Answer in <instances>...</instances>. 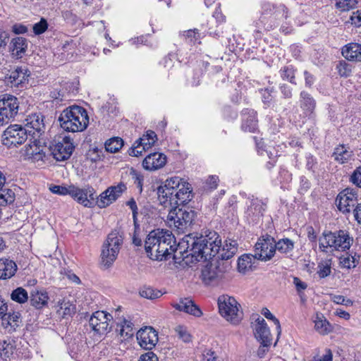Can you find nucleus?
I'll return each mask as SVG.
<instances>
[{
    "mask_svg": "<svg viewBox=\"0 0 361 361\" xmlns=\"http://www.w3.org/2000/svg\"><path fill=\"white\" fill-rule=\"evenodd\" d=\"M1 345V355L4 359H8L9 361L18 360L20 356L21 352L17 348V341L13 339H8L4 341L2 343L0 342Z\"/></svg>",
    "mask_w": 361,
    "mask_h": 361,
    "instance_id": "6ab92c4d",
    "label": "nucleus"
},
{
    "mask_svg": "<svg viewBox=\"0 0 361 361\" xmlns=\"http://www.w3.org/2000/svg\"><path fill=\"white\" fill-rule=\"evenodd\" d=\"M350 21L353 25H355L357 27L361 26V11L357 10L355 12L353 13V15L350 16Z\"/></svg>",
    "mask_w": 361,
    "mask_h": 361,
    "instance_id": "680f3d73",
    "label": "nucleus"
},
{
    "mask_svg": "<svg viewBox=\"0 0 361 361\" xmlns=\"http://www.w3.org/2000/svg\"><path fill=\"white\" fill-rule=\"evenodd\" d=\"M9 320H10V329L11 331H15L17 327L19 326L20 320V314L19 312H13L10 313Z\"/></svg>",
    "mask_w": 361,
    "mask_h": 361,
    "instance_id": "3c124183",
    "label": "nucleus"
},
{
    "mask_svg": "<svg viewBox=\"0 0 361 361\" xmlns=\"http://www.w3.org/2000/svg\"><path fill=\"white\" fill-rule=\"evenodd\" d=\"M316 106V102L314 98L307 92H300V107L306 114L313 112Z\"/></svg>",
    "mask_w": 361,
    "mask_h": 361,
    "instance_id": "c85d7f7f",
    "label": "nucleus"
},
{
    "mask_svg": "<svg viewBox=\"0 0 361 361\" xmlns=\"http://www.w3.org/2000/svg\"><path fill=\"white\" fill-rule=\"evenodd\" d=\"M218 305L220 314L226 320L233 324H237L241 321L243 312L239 310L240 305L233 297L220 296L218 298Z\"/></svg>",
    "mask_w": 361,
    "mask_h": 361,
    "instance_id": "423d86ee",
    "label": "nucleus"
},
{
    "mask_svg": "<svg viewBox=\"0 0 361 361\" xmlns=\"http://www.w3.org/2000/svg\"><path fill=\"white\" fill-rule=\"evenodd\" d=\"M262 314L267 319L272 320L276 325V330L278 331V336L281 334V329L279 320L267 309L264 308L262 310Z\"/></svg>",
    "mask_w": 361,
    "mask_h": 361,
    "instance_id": "8fccbe9b",
    "label": "nucleus"
},
{
    "mask_svg": "<svg viewBox=\"0 0 361 361\" xmlns=\"http://www.w3.org/2000/svg\"><path fill=\"white\" fill-rule=\"evenodd\" d=\"M242 115V129L244 131H248L250 133L255 132L258 127L257 112L253 109H245L243 111Z\"/></svg>",
    "mask_w": 361,
    "mask_h": 361,
    "instance_id": "5701e85b",
    "label": "nucleus"
},
{
    "mask_svg": "<svg viewBox=\"0 0 361 361\" xmlns=\"http://www.w3.org/2000/svg\"><path fill=\"white\" fill-rule=\"evenodd\" d=\"M137 340L141 348L150 350L158 342V333L152 326H145L137 332Z\"/></svg>",
    "mask_w": 361,
    "mask_h": 361,
    "instance_id": "2eb2a0df",
    "label": "nucleus"
},
{
    "mask_svg": "<svg viewBox=\"0 0 361 361\" xmlns=\"http://www.w3.org/2000/svg\"><path fill=\"white\" fill-rule=\"evenodd\" d=\"M342 55L350 61H361V44L349 43L342 49Z\"/></svg>",
    "mask_w": 361,
    "mask_h": 361,
    "instance_id": "393cba45",
    "label": "nucleus"
},
{
    "mask_svg": "<svg viewBox=\"0 0 361 361\" xmlns=\"http://www.w3.org/2000/svg\"><path fill=\"white\" fill-rule=\"evenodd\" d=\"M274 245L275 252L278 250L281 254L287 255L293 250L295 243L292 240L286 238L280 239L277 242L275 240Z\"/></svg>",
    "mask_w": 361,
    "mask_h": 361,
    "instance_id": "2f4dec72",
    "label": "nucleus"
},
{
    "mask_svg": "<svg viewBox=\"0 0 361 361\" xmlns=\"http://www.w3.org/2000/svg\"><path fill=\"white\" fill-rule=\"evenodd\" d=\"M315 329L321 334H327L331 331V326L322 314L317 313L314 319Z\"/></svg>",
    "mask_w": 361,
    "mask_h": 361,
    "instance_id": "7c9ffc66",
    "label": "nucleus"
},
{
    "mask_svg": "<svg viewBox=\"0 0 361 361\" xmlns=\"http://www.w3.org/2000/svg\"><path fill=\"white\" fill-rule=\"evenodd\" d=\"M319 270L317 271V274L321 279H324L331 274V266L330 264H319L318 265Z\"/></svg>",
    "mask_w": 361,
    "mask_h": 361,
    "instance_id": "6e6d98bb",
    "label": "nucleus"
},
{
    "mask_svg": "<svg viewBox=\"0 0 361 361\" xmlns=\"http://www.w3.org/2000/svg\"><path fill=\"white\" fill-rule=\"evenodd\" d=\"M333 301L336 304L343 305L345 306H351L353 304V300L341 295H334L333 297Z\"/></svg>",
    "mask_w": 361,
    "mask_h": 361,
    "instance_id": "13d9d810",
    "label": "nucleus"
},
{
    "mask_svg": "<svg viewBox=\"0 0 361 361\" xmlns=\"http://www.w3.org/2000/svg\"><path fill=\"white\" fill-rule=\"evenodd\" d=\"M27 121V126H30L34 131L32 132L33 135L37 133L41 135L44 133L45 129V125L44 123V116L41 114H32L30 115Z\"/></svg>",
    "mask_w": 361,
    "mask_h": 361,
    "instance_id": "bb28decb",
    "label": "nucleus"
},
{
    "mask_svg": "<svg viewBox=\"0 0 361 361\" xmlns=\"http://www.w3.org/2000/svg\"><path fill=\"white\" fill-rule=\"evenodd\" d=\"M141 140H137L133 145L129 149L128 154L133 157H139L142 154L143 151H147L145 149V147L140 146Z\"/></svg>",
    "mask_w": 361,
    "mask_h": 361,
    "instance_id": "09e8293b",
    "label": "nucleus"
},
{
    "mask_svg": "<svg viewBox=\"0 0 361 361\" xmlns=\"http://www.w3.org/2000/svg\"><path fill=\"white\" fill-rule=\"evenodd\" d=\"M23 155L25 159L35 162L42 160L45 153L43 152L42 147L37 143V140H35L32 144H29L25 147Z\"/></svg>",
    "mask_w": 361,
    "mask_h": 361,
    "instance_id": "b1692460",
    "label": "nucleus"
},
{
    "mask_svg": "<svg viewBox=\"0 0 361 361\" xmlns=\"http://www.w3.org/2000/svg\"><path fill=\"white\" fill-rule=\"evenodd\" d=\"M219 182V177L215 175H212L208 177L205 181V187L209 190H214L217 188Z\"/></svg>",
    "mask_w": 361,
    "mask_h": 361,
    "instance_id": "5fc2aeb1",
    "label": "nucleus"
},
{
    "mask_svg": "<svg viewBox=\"0 0 361 361\" xmlns=\"http://www.w3.org/2000/svg\"><path fill=\"white\" fill-rule=\"evenodd\" d=\"M236 245L237 243H233L232 247L225 248V247H224L221 252L219 250L217 253V255H219L218 258L222 260H227L233 257L237 251Z\"/></svg>",
    "mask_w": 361,
    "mask_h": 361,
    "instance_id": "ea45409f",
    "label": "nucleus"
},
{
    "mask_svg": "<svg viewBox=\"0 0 361 361\" xmlns=\"http://www.w3.org/2000/svg\"><path fill=\"white\" fill-rule=\"evenodd\" d=\"M12 30L17 35L24 34L27 32V27L24 25L17 23L13 25Z\"/></svg>",
    "mask_w": 361,
    "mask_h": 361,
    "instance_id": "338daca9",
    "label": "nucleus"
},
{
    "mask_svg": "<svg viewBox=\"0 0 361 361\" xmlns=\"http://www.w3.org/2000/svg\"><path fill=\"white\" fill-rule=\"evenodd\" d=\"M353 215L357 222L361 224V203L357 204L353 209Z\"/></svg>",
    "mask_w": 361,
    "mask_h": 361,
    "instance_id": "774afa93",
    "label": "nucleus"
},
{
    "mask_svg": "<svg viewBox=\"0 0 361 361\" xmlns=\"http://www.w3.org/2000/svg\"><path fill=\"white\" fill-rule=\"evenodd\" d=\"M130 175L133 180L134 184L136 185L137 188L139 189V192L141 193L142 192L143 187V176L133 168L130 169Z\"/></svg>",
    "mask_w": 361,
    "mask_h": 361,
    "instance_id": "c03bdc74",
    "label": "nucleus"
},
{
    "mask_svg": "<svg viewBox=\"0 0 361 361\" xmlns=\"http://www.w3.org/2000/svg\"><path fill=\"white\" fill-rule=\"evenodd\" d=\"M16 262L7 258L0 259V279H8L13 276L17 271Z\"/></svg>",
    "mask_w": 361,
    "mask_h": 361,
    "instance_id": "a878e982",
    "label": "nucleus"
},
{
    "mask_svg": "<svg viewBox=\"0 0 361 361\" xmlns=\"http://www.w3.org/2000/svg\"><path fill=\"white\" fill-rule=\"evenodd\" d=\"M281 92L285 99H290L292 97V89L286 84H283L280 86Z\"/></svg>",
    "mask_w": 361,
    "mask_h": 361,
    "instance_id": "0e129e2a",
    "label": "nucleus"
},
{
    "mask_svg": "<svg viewBox=\"0 0 361 361\" xmlns=\"http://www.w3.org/2000/svg\"><path fill=\"white\" fill-rule=\"evenodd\" d=\"M333 156L336 160L341 163H345L349 159L350 152L346 150L343 146H340L335 149Z\"/></svg>",
    "mask_w": 361,
    "mask_h": 361,
    "instance_id": "4c0bfd02",
    "label": "nucleus"
},
{
    "mask_svg": "<svg viewBox=\"0 0 361 361\" xmlns=\"http://www.w3.org/2000/svg\"><path fill=\"white\" fill-rule=\"evenodd\" d=\"M123 243V238L116 231L110 233L102 245L101 252V265L108 269L112 266L117 258L121 246Z\"/></svg>",
    "mask_w": 361,
    "mask_h": 361,
    "instance_id": "39448f33",
    "label": "nucleus"
},
{
    "mask_svg": "<svg viewBox=\"0 0 361 361\" xmlns=\"http://www.w3.org/2000/svg\"><path fill=\"white\" fill-rule=\"evenodd\" d=\"M352 242L353 238L345 231L324 232L322 236L319 238V247L323 252H327L328 248H331V251H344L350 248Z\"/></svg>",
    "mask_w": 361,
    "mask_h": 361,
    "instance_id": "20e7f679",
    "label": "nucleus"
},
{
    "mask_svg": "<svg viewBox=\"0 0 361 361\" xmlns=\"http://www.w3.org/2000/svg\"><path fill=\"white\" fill-rule=\"evenodd\" d=\"M138 140H141V142L149 140V142H151V145H154L157 140V134L153 130H147L146 134Z\"/></svg>",
    "mask_w": 361,
    "mask_h": 361,
    "instance_id": "bf43d9fd",
    "label": "nucleus"
},
{
    "mask_svg": "<svg viewBox=\"0 0 361 361\" xmlns=\"http://www.w3.org/2000/svg\"><path fill=\"white\" fill-rule=\"evenodd\" d=\"M268 10H269L270 13L273 15L276 19L281 20L286 19L288 18V9L283 4H280L277 6L264 4V12L268 13Z\"/></svg>",
    "mask_w": 361,
    "mask_h": 361,
    "instance_id": "c756f323",
    "label": "nucleus"
},
{
    "mask_svg": "<svg viewBox=\"0 0 361 361\" xmlns=\"http://www.w3.org/2000/svg\"><path fill=\"white\" fill-rule=\"evenodd\" d=\"M348 190H343L338 193L336 198V204L338 209L344 214H348L351 212V207H353L357 203L354 199L348 196Z\"/></svg>",
    "mask_w": 361,
    "mask_h": 361,
    "instance_id": "412c9836",
    "label": "nucleus"
},
{
    "mask_svg": "<svg viewBox=\"0 0 361 361\" xmlns=\"http://www.w3.org/2000/svg\"><path fill=\"white\" fill-rule=\"evenodd\" d=\"M49 190L51 192L60 195H69L70 192V185L68 187L62 186V185H51L49 187Z\"/></svg>",
    "mask_w": 361,
    "mask_h": 361,
    "instance_id": "603ef678",
    "label": "nucleus"
},
{
    "mask_svg": "<svg viewBox=\"0 0 361 361\" xmlns=\"http://www.w3.org/2000/svg\"><path fill=\"white\" fill-rule=\"evenodd\" d=\"M56 308L57 314L63 318L71 316L75 312V306L71 304L69 301H59Z\"/></svg>",
    "mask_w": 361,
    "mask_h": 361,
    "instance_id": "473e14b6",
    "label": "nucleus"
},
{
    "mask_svg": "<svg viewBox=\"0 0 361 361\" xmlns=\"http://www.w3.org/2000/svg\"><path fill=\"white\" fill-rule=\"evenodd\" d=\"M340 265L343 268H354L355 264V258L350 255H342L339 258Z\"/></svg>",
    "mask_w": 361,
    "mask_h": 361,
    "instance_id": "37998d69",
    "label": "nucleus"
},
{
    "mask_svg": "<svg viewBox=\"0 0 361 361\" xmlns=\"http://www.w3.org/2000/svg\"><path fill=\"white\" fill-rule=\"evenodd\" d=\"M15 192L8 188L0 189V205L6 206V204H12L15 201Z\"/></svg>",
    "mask_w": 361,
    "mask_h": 361,
    "instance_id": "72a5a7b5",
    "label": "nucleus"
},
{
    "mask_svg": "<svg viewBox=\"0 0 361 361\" xmlns=\"http://www.w3.org/2000/svg\"><path fill=\"white\" fill-rule=\"evenodd\" d=\"M19 103L18 99L11 94H3L0 97V125L7 123L18 114Z\"/></svg>",
    "mask_w": 361,
    "mask_h": 361,
    "instance_id": "1a4fd4ad",
    "label": "nucleus"
},
{
    "mask_svg": "<svg viewBox=\"0 0 361 361\" xmlns=\"http://www.w3.org/2000/svg\"><path fill=\"white\" fill-rule=\"evenodd\" d=\"M48 293L45 290L32 291L30 294V304L37 309H42L47 305Z\"/></svg>",
    "mask_w": 361,
    "mask_h": 361,
    "instance_id": "cd10ccee",
    "label": "nucleus"
},
{
    "mask_svg": "<svg viewBox=\"0 0 361 361\" xmlns=\"http://www.w3.org/2000/svg\"><path fill=\"white\" fill-rule=\"evenodd\" d=\"M48 28V23L45 18H42L39 22L34 24L32 29L36 35L44 33Z\"/></svg>",
    "mask_w": 361,
    "mask_h": 361,
    "instance_id": "de8ad7c7",
    "label": "nucleus"
},
{
    "mask_svg": "<svg viewBox=\"0 0 361 361\" xmlns=\"http://www.w3.org/2000/svg\"><path fill=\"white\" fill-rule=\"evenodd\" d=\"M274 243L275 239L270 235L260 237L255 245L254 257L264 262L270 260L275 255Z\"/></svg>",
    "mask_w": 361,
    "mask_h": 361,
    "instance_id": "9d476101",
    "label": "nucleus"
},
{
    "mask_svg": "<svg viewBox=\"0 0 361 361\" xmlns=\"http://www.w3.org/2000/svg\"><path fill=\"white\" fill-rule=\"evenodd\" d=\"M30 71L27 66L11 67L4 77L5 84L11 88H23L28 83Z\"/></svg>",
    "mask_w": 361,
    "mask_h": 361,
    "instance_id": "6e6552de",
    "label": "nucleus"
},
{
    "mask_svg": "<svg viewBox=\"0 0 361 361\" xmlns=\"http://www.w3.org/2000/svg\"><path fill=\"white\" fill-rule=\"evenodd\" d=\"M252 266L251 257L249 255H242L238 261V267L240 271H245Z\"/></svg>",
    "mask_w": 361,
    "mask_h": 361,
    "instance_id": "49530a36",
    "label": "nucleus"
},
{
    "mask_svg": "<svg viewBox=\"0 0 361 361\" xmlns=\"http://www.w3.org/2000/svg\"><path fill=\"white\" fill-rule=\"evenodd\" d=\"M28 46V40L23 37H16L11 39L9 50L11 55L20 59L25 54Z\"/></svg>",
    "mask_w": 361,
    "mask_h": 361,
    "instance_id": "aec40b11",
    "label": "nucleus"
},
{
    "mask_svg": "<svg viewBox=\"0 0 361 361\" xmlns=\"http://www.w3.org/2000/svg\"><path fill=\"white\" fill-rule=\"evenodd\" d=\"M166 163V156L163 153L154 152L148 154L142 161V166L147 171H155L162 168Z\"/></svg>",
    "mask_w": 361,
    "mask_h": 361,
    "instance_id": "a211bd4d",
    "label": "nucleus"
},
{
    "mask_svg": "<svg viewBox=\"0 0 361 361\" xmlns=\"http://www.w3.org/2000/svg\"><path fill=\"white\" fill-rule=\"evenodd\" d=\"M140 295L142 298L153 300L159 298L161 295V293L159 290H154L151 287H147L142 288L140 291Z\"/></svg>",
    "mask_w": 361,
    "mask_h": 361,
    "instance_id": "79ce46f5",
    "label": "nucleus"
},
{
    "mask_svg": "<svg viewBox=\"0 0 361 361\" xmlns=\"http://www.w3.org/2000/svg\"><path fill=\"white\" fill-rule=\"evenodd\" d=\"M183 36L186 40H188L190 42H195L200 37V35L197 29L186 30L184 32Z\"/></svg>",
    "mask_w": 361,
    "mask_h": 361,
    "instance_id": "864d4df0",
    "label": "nucleus"
},
{
    "mask_svg": "<svg viewBox=\"0 0 361 361\" xmlns=\"http://www.w3.org/2000/svg\"><path fill=\"white\" fill-rule=\"evenodd\" d=\"M176 332L178 334V337L184 342L188 343L190 341V335L184 327L178 326L176 329Z\"/></svg>",
    "mask_w": 361,
    "mask_h": 361,
    "instance_id": "052dcab7",
    "label": "nucleus"
},
{
    "mask_svg": "<svg viewBox=\"0 0 361 361\" xmlns=\"http://www.w3.org/2000/svg\"><path fill=\"white\" fill-rule=\"evenodd\" d=\"M191 185L182 178L174 176L167 178L157 188L158 200L161 204L171 207L167 216V223L178 233H184L193 224L197 213L186 207L192 198Z\"/></svg>",
    "mask_w": 361,
    "mask_h": 361,
    "instance_id": "f03ea898",
    "label": "nucleus"
},
{
    "mask_svg": "<svg viewBox=\"0 0 361 361\" xmlns=\"http://www.w3.org/2000/svg\"><path fill=\"white\" fill-rule=\"evenodd\" d=\"M254 334L258 341L264 346H269L272 338L267 324L262 317H258L254 328Z\"/></svg>",
    "mask_w": 361,
    "mask_h": 361,
    "instance_id": "dca6fc26",
    "label": "nucleus"
},
{
    "mask_svg": "<svg viewBox=\"0 0 361 361\" xmlns=\"http://www.w3.org/2000/svg\"><path fill=\"white\" fill-rule=\"evenodd\" d=\"M30 133L31 131H28L21 125H10L2 135L3 145L8 147L20 145L27 140L28 134Z\"/></svg>",
    "mask_w": 361,
    "mask_h": 361,
    "instance_id": "0eeeda50",
    "label": "nucleus"
},
{
    "mask_svg": "<svg viewBox=\"0 0 361 361\" xmlns=\"http://www.w3.org/2000/svg\"><path fill=\"white\" fill-rule=\"evenodd\" d=\"M293 283L295 286L298 292L305 290L307 286L305 282L302 281L298 277L296 276L293 277Z\"/></svg>",
    "mask_w": 361,
    "mask_h": 361,
    "instance_id": "69168bd1",
    "label": "nucleus"
},
{
    "mask_svg": "<svg viewBox=\"0 0 361 361\" xmlns=\"http://www.w3.org/2000/svg\"><path fill=\"white\" fill-rule=\"evenodd\" d=\"M173 307L178 311H183L197 317L202 315L200 308L189 298L180 299L178 302L173 304Z\"/></svg>",
    "mask_w": 361,
    "mask_h": 361,
    "instance_id": "4be33fe9",
    "label": "nucleus"
},
{
    "mask_svg": "<svg viewBox=\"0 0 361 361\" xmlns=\"http://www.w3.org/2000/svg\"><path fill=\"white\" fill-rule=\"evenodd\" d=\"M281 77L283 80H287L290 83L295 85V70L291 66H284L280 70Z\"/></svg>",
    "mask_w": 361,
    "mask_h": 361,
    "instance_id": "58836bf2",
    "label": "nucleus"
},
{
    "mask_svg": "<svg viewBox=\"0 0 361 361\" xmlns=\"http://www.w3.org/2000/svg\"><path fill=\"white\" fill-rule=\"evenodd\" d=\"M95 190L90 186L87 185L83 188H80L74 185H70L69 195L78 203L85 207H93L97 204V197H95Z\"/></svg>",
    "mask_w": 361,
    "mask_h": 361,
    "instance_id": "9b49d317",
    "label": "nucleus"
},
{
    "mask_svg": "<svg viewBox=\"0 0 361 361\" xmlns=\"http://www.w3.org/2000/svg\"><path fill=\"white\" fill-rule=\"evenodd\" d=\"M219 238L216 232L210 233L207 236L189 234L176 245L171 233L157 229L147 235L145 250L147 256L153 260L167 259L173 255L174 259H184L191 256L197 262H206L219 252L221 246V240Z\"/></svg>",
    "mask_w": 361,
    "mask_h": 361,
    "instance_id": "f257e3e1",
    "label": "nucleus"
},
{
    "mask_svg": "<svg viewBox=\"0 0 361 361\" xmlns=\"http://www.w3.org/2000/svg\"><path fill=\"white\" fill-rule=\"evenodd\" d=\"M113 317L104 311H97L94 312L89 319V324L94 333L104 335L111 329V324H109Z\"/></svg>",
    "mask_w": 361,
    "mask_h": 361,
    "instance_id": "f8f14e48",
    "label": "nucleus"
},
{
    "mask_svg": "<svg viewBox=\"0 0 361 361\" xmlns=\"http://www.w3.org/2000/svg\"><path fill=\"white\" fill-rule=\"evenodd\" d=\"M138 361H159V359L156 354L149 351L142 355Z\"/></svg>",
    "mask_w": 361,
    "mask_h": 361,
    "instance_id": "e2e57ef3",
    "label": "nucleus"
},
{
    "mask_svg": "<svg viewBox=\"0 0 361 361\" xmlns=\"http://www.w3.org/2000/svg\"><path fill=\"white\" fill-rule=\"evenodd\" d=\"M133 326L132 322L123 319L121 324H117V327H120V329H116V331H119L121 336L125 335L126 336L130 337L133 335Z\"/></svg>",
    "mask_w": 361,
    "mask_h": 361,
    "instance_id": "e433bc0d",
    "label": "nucleus"
},
{
    "mask_svg": "<svg viewBox=\"0 0 361 361\" xmlns=\"http://www.w3.org/2000/svg\"><path fill=\"white\" fill-rule=\"evenodd\" d=\"M224 271L219 266L209 264L202 270V279L204 283L209 285L223 278Z\"/></svg>",
    "mask_w": 361,
    "mask_h": 361,
    "instance_id": "f3484780",
    "label": "nucleus"
},
{
    "mask_svg": "<svg viewBox=\"0 0 361 361\" xmlns=\"http://www.w3.org/2000/svg\"><path fill=\"white\" fill-rule=\"evenodd\" d=\"M351 182L361 188V166L357 167L350 176Z\"/></svg>",
    "mask_w": 361,
    "mask_h": 361,
    "instance_id": "4d7b16f0",
    "label": "nucleus"
},
{
    "mask_svg": "<svg viewBox=\"0 0 361 361\" xmlns=\"http://www.w3.org/2000/svg\"><path fill=\"white\" fill-rule=\"evenodd\" d=\"M126 189V185L123 183L108 188L99 198H97V204L100 208L106 207L115 202Z\"/></svg>",
    "mask_w": 361,
    "mask_h": 361,
    "instance_id": "4468645a",
    "label": "nucleus"
},
{
    "mask_svg": "<svg viewBox=\"0 0 361 361\" xmlns=\"http://www.w3.org/2000/svg\"><path fill=\"white\" fill-rule=\"evenodd\" d=\"M58 121L61 128L66 132H82L89 124V116L85 108L73 105L61 111Z\"/></svg>",
    "mask_w": 361,
    "mask_h": 361,
    "instance_id": "7ed1b4c3",
    "label": "nucleus"
},
{
    "mask_svg": "<svg viewBox=\"0 0 361 361\" xmlns=\"http://www.w3.org/2000/svg\"><path fill=\"white\" fill-rule=\"evenodd\" d=\"M357 3V0H337L336 7L342 11H346L355 8Z\"/></svg>",
    "mask_w": 361,
    "mask_h": 361,
    "instance_id": "a19ab883",
    "label": "nucleus"
},
{
    "mask_svg": "<svg viewBox=\"0 0 361 361\" xmlns=\"http://www.w3.org/2000/svg\"><path fill=\"white\" fill-rule=\"evenodd\" d=\"M337 70L341 77H348L352 71V66L345 61H341L337 65Z\"/></svg>",
    "mask_w": 361,
    "mask_h": 361,
    "instance_id": "a18cd8bd",
    "label": "nucleus"
},
{
    "mask_svg": "<svg viewBox=\"0 0 361 361\" xmlns=\"http://www.w3.org/2000/svg\"><path fill=\"white\" fill-rule=\"evenodd\" d=\"M61 140H54L50 149L57 161H65L70 158L75 148L69 136L61 137Z\"/></svg>",
    "mask_w": 361,
    "mask_h": 361,
    "instance_id": "ddd939ff",
    "label": "nucleus"
},
{
    "mask_svg": "<svg viewBox=\"0 0 361 361\" xmlns=\"http://www.w3.org/2000/svg\"><path fill=\"white\" fill-rule=\"evenodd\" d=\"M11 298L18 303L23 304L27 301L28 294L25 288L18 287L12 291Z\"/></svg>",
    "mask_w": 361,
    "mask_h": 361,
    "instance_id": "c9c22d12",
    "label": "nucleus"
},
{
    "mask_svg": "<svg viewBox=\"0 0 361 361\" xmlns=\"http://www.w3.org/2000/svg\"><path fill=\"white\" fill-rule=\"evenodd\" d=\"M123 145V140L118 137H112L105 142V149L111 153H116L119 151Z\"/></svg>",
    "mask_w": 361,
    "mask_h": 361,
    "instance_id": "f704fd0d",
    "label": "nucleus"
}]
</instances>
